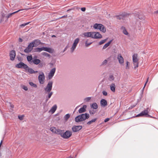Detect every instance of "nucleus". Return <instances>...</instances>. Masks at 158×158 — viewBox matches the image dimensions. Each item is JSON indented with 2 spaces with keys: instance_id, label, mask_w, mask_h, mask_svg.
<instances>
[{
  "instance_id": "1",
  "label": "nucleus",
  "mask_w": 158,
  "mask_h": 158,
  "mask_svg": "<svg viewBox=\"0 0 158 158\" xmlns=\"http://www.w3.org/2000/svg\"><path fill=\"white\" fill-rule=\"evenodd\" d=\"M53 82L50 81L48 82L46 87L44 88L45 94L48 95L46 96V102H47L51 98L53 94V92H51Z\"/></svg>"
},
{
  "instance_id": "2",
  "label": "nucleus",
  "mask_w": 158,
  "mask_h": 158,
  "mask_svg": "<svg viewBox=\"0 0 158 158\" xmlns=\"http://www.w3.org/2000/svg\"><path fill=\"white\" fill-rule=\"evenodd\" d=\"M89 117V115L88 114H82L76 116L75 118V120L76 122H79L88 119Z\"/></svg>"
},
{
  "instance_id": "3",
  "label": "nucleus",
  "mask_w": 158,
  "mask_h": 158,
  "mask_svg": "<svg viewBox=\"0 0 158 158\" xmlns=\"http://www.w3.org/2000/svg\"><path fill=\"white\" fill-rule=\"evenodd\" d=\"M58 135L65 139H68L72 135V132L70 131L67 130L64 132V130H60L59 131Z\"/></svg>"
},
{
  "instance_id": "4",
  "label": "nucleus",
  "mask_w": 158,
  "mask_h": 158,
  "mask_svg": "<svg viewBox=\"0 0 158 158\" xmlns=\"http://www.w3.org/2000/svg\"><path fill=\"white\" fill-rule=\"evenodd\" d=\"M137 55L136 54H134L132 56L134 66V69H135L138 67V60L137 59Z\"/></svg>"
},
{
  "instance_id": "5",
  "label": "nucleus",
  "mask_w": 158,
  "mask_h": 158,
  "mask_svg": "<svg viewBox=\"0 0 158 158\" xmlns=\"http://www.w3.org/2000/svg\"><path fill=\"white\" fill-rule=\"evenodd\" d=\"M16 67L19 68H23L27 70L28 66L23 62H20L19 63L17 64L16 65Z\"/></svg>"
},
{
  "instance_id": "6",
  "label": "nucleus",
  "mask_w": 158,
  "mask_h": 158,
  "mask_svg": "<svg viewBox=\"0 0 158 158\" xmlns=\"http://www.w3.org/2000/svg\"><path fill=\"white\" fill-rule=\"evenodd\" d=\"M148 108H147L146 109L144 110L143 111H142L139 114L136 115L135 117H143L144 116H145L146 117L147 114L148 113Z\"/></svg>"
},
{
  "instance_id": "7",
  "label": "nucleus",
  "mask_w": 158,
  "mask_h": 158,
  "mask_svg": "<svg viewBox=\"0 0 158 158\" xmlns=\"http://www.w3.org/2000/svg\"><path fill=\"white\" fill-rule=\"evenodd\" d=\"M45 78L44 74L43 73L39 76L38 80L40 84H43L44 83Z\"/></svg>"
},
{
  "instance_id": "8",
  "label": "nucleus",
  "mask_w": 158,
  "mask_h": 158,
  "mask_svg": "<svg viewBox=\"0 0 158 158\" xmlns=\"http://www.w3.org/2000/svg\"><path fill=\"white\" fill-rule=\"evenodd\" d=\"M56 70V68H52L50 71L48 75V77L49 79H51L54 76Z\"/></svg>"
},
{
  "instance_id": "9",
  "label": "nucleus",
  "mask_w": 158,
  "mask_h": 158,
  "mask_svg": "<svg viewBox=\"0 0 158 158\" xmlns=\"http://www.w3.org/2000/svg\"><path fill=\"white\" fill-rule=\"evenodd\" d=\"M81 126H73L72 128V131L73 132H77L79 131L82 128Z\"/></svg>"
},
{
  "instance_id": "10",
  "label": "nucleus",
  "mask_w": 158,
  "mask_h": 158,
  "mask_svg": "<svg viewBox=\"0 0 158 158\" xmlns=\"http://www.w3.org/2000/svg\"><path fill=\"white\" fill-rule=\"evenodd\" d=\"M93 38L99 39L102 37V35L98 32H93Z\"/></svg>"
},
{
  "instance_id": "11",
  "label": "nucleus",
  "mask_w": 158,
  "mask_h": 158,
  "mask_svg": "<svg viewBox=\"0 0 158 158\" xmlns=\"http://www.w3.org/2000/svg\"><path fill=\"white\" fill-rule=\"evenodd\" d=\"M16 56V53L15 50H12L10 51V59L11 60H14Z\"/></svg>"
},
{
  "instance_id": "12",
  "label": "nucleus",
  "mask_w": 158,
  "mask_h": 158,
  "mask_svg": "<svg viewBox=\"0 0 158 158\" xmlns=\"http://www.w3.org/2000/svg\"><path fill=\"white\" fill-rule=\"evenodd\" d=\"M100 103L102 107H104L107 105V102L106 99H102L100 101Z\"/></svg>"
},
{
  "instance_id": "13",
  "label": "nucleus",
  "mask_w": 158,
  "mask_h": 158,
  "mask_svg": "<svg viewBox=\"0 0 158 158\" xmlns=\"http://www.w3.org/2000/svg\"><path fill=\"white\" fill-rule=\"evenodd\" d=\"M87 106L86 105H84L81 108L78 110L79 113L80 114L83 113L86 111V108Z\"/></svg>"
},
{
  "instance_id": "14",
  "label": "nucleus",
  "mask_w": 158,
  "mask_h": 158,
  "mask_svg": "<svg viewBox=\"0 0 158 158\" xmlns=\"http://www.w3.org/2000/svg\"><path fill=\"white\" fill-rule=\"evenodd\" d=\"M34 45V47H36L39 44H41V43L39 40H35L33 41L32 42Z\"/></svg>"
},
{
  "instance_id": "15",
  "label": "nucleus",
  "mask_w": 158,
  "mask_h": 158,
  "mask_svg": "<svg viewBox=\"0 0 158 158\" xmlns=\"http://www.w3.org/2000/svg\"><path fill=\"white\" fill-rule=\"evenodd\" d=\"M127 15V14L126 13L123 14H122L120 15H116L115 16L116 18L118 19H123L124 18H125Z\"/></svg>"
},
{
  "instance_id": "16",
  "label": "nucleus",
  "mask_w": 158,
  "mask_h": 158,
  "mask_svg": "<svg viewBox=\"0 0 158 158\" xmlns=\"http://www.w3.org/2000/svg\"><path fill=\"white\" fill-rule=\"evenodd\" d=\"M117 59L118 60L120 64H123L124 62L123 59L120 54H119L118 55Z\"/></svg>"
},
{
  "instance_id": "17",
  "label": "nucleus",
  "mask_w": 158,
  "mask_h": 158,
  "mask_svg": "<svg viewBox=\"0 0 158 158\" xmlns=\"http://www.w3.org/2000/svg\"><path fill=\"white\" fill-rule=\"evenodd\" d=\"M83 35L84 37H90L93 38V32H85L84 33Z\"/></svg>"
},
{
  "instance_id": "18",
  "label": "nucleus",
  "mask_w": 158,
  "mask_h": 158,
  "mask_svg": "<svg viewBox=\"0 0 158 158\" xmlns=\"http://www.w3.org/2000/svg\"><path fill=\"white\" fill-rule=\"evenodd\" d=\"M50 130L52 132L58 135V132L60 130V129H56L55 127H52L50 128Z\"/></svg>"
},
{
  "instance_id": "19",
  "label": "nucleus",
  "mask_w": 158,
  "mask_h": 158,
  "mask_svg": "<svg viewBox=\"0 0 158 158\" xmlns=\"http://www.w3.org/2000/svg\"><path fill=\"white\" fill-rule=\"evenodd\" d=\"M102 24L100 23H96L94 24L93 27L95 29H99L101 28Z\"/></svg>"
},
{
  "instance_id": "20",
  "label": "nucleus",
  "mask_w": 158,
  "mask_h": 158,
  "mask_svg": "<svg viewBox=\"0 0 158 158\" xmlns=\"http://www.w3.org/2000/svg\"><path fill=\"white\" fill-rule=\"evenodd\" d=\"M57 108V106L56 105H54L51 108L50 110L49 111V112H51L52 114H53L56 110Z\"/></svg>"
},
{
  "instance_id": "21",
  "label": "nucleus",
  "mask_w": 158,
  "mask_h": 158,
  "mask_svg": "<svg viewBox=\"0 0 158 158\" xmlns=\"http://www.w3.org/2000/svg\"><path fill=\"white\" fill-rule=\"evenodd\" d=\"M28 70V72L30 74H33L35 73H37L38 72V71H35L33 70L32 69L28 67L27 68V70Z\"/></svg>"
},
{
  "instance_id": "22",
  "label": "nucleus",
  "mask_w": 158,
  "mask_h": 158,
  "mask_svg": "<svg viewBox=\"0 0 158 158\" xmlns=\"http://www.w3.org/2000/svg\"><path fill=\"white\" fill-rule=\"evenodd\" d=\"M43 50L49 53L52 52L51 48L47 47H43Z\"/></svg>"
},
{
  "instance_id": "23",
  "label": "nucleus",
  "mask_w": 158,
  "mask_h": 158,
  "mask_svg": "<svg viewBox=\"0 0 158 158\" xmlns=\"http://www.w3.org/2000/svg\"><path fill=\"white\" fill-rule=\"evenodd\" d=\"M90 107L94 109H96L98 108V105L96 102H94L90 105Z\"/></svg>"
},
{
  "instance_id": "24",
  "label": "nucleus",
  "mask_w": 158,
  "mask_h": 158,
  "mask_svg": "<svg viewBox=\"0 0 158 158\" xmlns=\"http://www.w3.org/2000/svg\"><path fill=\"white\" fill-rule=\"evenodd\" d=\"M33 63L36 65L39 64L40 62V60L38 59H34L32 60Z\"/></svg>"
},
{
  "instance_id": "25",
  "label": "nucleus",
  "mask_w": 158,
  "mask_h": 158,
  "mask_svg": "<svg viewBox=\"0 0 158 158\" xmlns=\"http://www.w3.org/2000/svg\"><path fill=\"white\" fill-rule=\"evenodd\" d=\"M110 90L113 92H115V85L114 83H112L110 86Z\"/></svg>"
},
{
  "instance_id": "26",
  "label": "nucleus",
  "mask_w": 158,
  "mask_h": 158,
  "mask_svg": "<svg viewBox=\"0 0 158 158\" xmlns=\"http://www.w3.org/2000/svg\"><path fill=\"white\" fill-rule=\"evenodd\" d=\"M112 41V40H111L109 41L106 44L103 46V49H104L109 46Z\"/></svg>"
},
{
  "instance_id": "27",
  "label": "nucleus",
  "mask_w": 158,
  "mask_h": 158,
  "mask_svg": "<svg viewBox=\"0 0 158 158\" xmlns=\"http://www.w3.org/2000/svg\"><path fill=\"white\" fill-rule=\"evenodd\" d=\"M27 60L29 62H32V56L31 55L30 56H27Z\"/></svg>"
},
{
  "instance_id": "28",
  "label": "nucleus",
  "mask_w": 158,
  "mask_h": 158,
  "mask_svg": "<svg viewBox=\"0 0 158 158\" xmlns=\"http://www.w3.org/2000/svg\"><path fill=\"white\" fill-rule=\"evenodd\" d=\"M43 50V47L41 48H37L35 49V52H40Z\"/></svg>"
},
{
  "instance_id": "29",
  "label": "nucleus",
  "mask_w": 158,
  "mask_h": 158,
  "mask_svg": "<svg viewBox=\"0 0 158 158\" xmlns=\"http://www.w3.org/2000/svg\"><path fill=\"white\" fill-rule=\"evenodd\" d=\"M97 120V118H95L91 120L90 121H89L87 123V125H90L92 123L95 122Z\"/></svg>"
},
{
  "instance_id": "30",
  "label": "nucleus",
  "mask_w": 158,
  "mask_h": 158,
  "mask_svg": "<svg viewBox=\"0 0 158 158\" xmlns=\"http://www.w3.org/2000/svg\"><path fill=\"white\" fill-rule=\"evenodd\" d=\"M100 30L103 33L106 32V28L102 24L101 28L100 29Z\"/></svg>"
},
{
  "instance_id": "31",
  "label": "nucleus",
  "mask_w": 158,
  "mask_h": 158,
  "mask_svg": "<svg viewBox=\"0 0 158 158\" xmlns=\"http://www.w3.org/2000/svg\"><path fill=\"white\" fill-rule=\"evenodd\" d=\"M80 39L79 38H76L74 41L73 44L77 46L78 44V43Z\"/></svg>"
},
{
  "instance_id": "32",
  "label": "nucleus",
  "mask_w": 158,
  "mask_h": 158,
  "mask_svg": "<svg viewBox=\"0 0 158 158\" xmlns=\"http://www.w3.org/2000/svg\"><path fill=\"white\" fill-rule=\"evenodd\" d=\"M31 51L32 50H31V49H30L29 48H28V47H27L24 50V52L25 53H28L30 52H31Z\"/></svg>"
},
{
  "instance_id": "33",
  "label": "nucleus",
  "mask_w": 158,
  "mask_h": 158,
  "mask_svg": "<svg viewBox=\"0 0 158 158\" xmlns=\"http://www.w3.org/2000/svg\"><path fill=\"white\" fill-rule=\"evenodd\" d=\"M70 114H66L64 117V119L65 121H67L68 119L70 118Z\"/></svg>"
},
{
  "instance_id": "34",
  "label": "nucleus",
  "mask_w": 158,
  "mask_h": 158,
  "mask_svg": "<svg viewBox=\"0 0 158 158\" xmlns=\"http://www.w3.org/2000/svg\"><path fill=\"white\" fill-rule=\"evenodd\" d=\"M27 47L28 48H29L30 49H31L32 50L33 47H34V46L33 44V43L31 42L28 44Z\"/></svg>"
},
{
  "instance_id": "35",
  "label": "nucleus",
  "mask_w": 158,
  "mask_h": 158,
  "mask_svg": "<svg viewBox=\"0 0 158 158\" xmlns=\"http://www.w3.org/2000/svg\"><path fill=\"white\" fill-rule=\"evenodd\" d=\"M29 85L33 87L34 88H37V85L36 84H35L31 82H29Z\"/></svg>"
},
{
  "instance_id": "36",
  "label": "nucleus",
  "mask_w": 158,
  "mask_h": 158,
  "mask_svg": "<svg viewBox=\"0 0 158 158\" xmlns=\"http://www.w3.org/2000/svg\"><path fill=\"white\" fill-rule=\"evenodd\" d=\"M114 78L113 75H110L108 78L109 80L111 81H113L114 80Z\"/></svg>"
},
{
  "instance_id": "37",
  "label": "nucleus",
  "mask_w": 158,
  "mask_h": 158,
  "mask_svg": "<svg viewBox=\"0 0 158 158\" xmlns=\"http://www.w3.org/2000/svg\"><path fill=\"white\" fill-rule=\"evenodd\" d=\"M91 99V97H87L84 98V101L85 102H88Z\"/></svg>"
},
{
  "instance_id": "38",
  "label": "nucleus",
  "mask_w": 158,
  "mask_h": 158,
  "mask_svg": "<svg viewBox=\"0 0 158 158\" xmlns=\"http://www.w3.org/2000/svg\"><path fill=\"white\" fill-rule=\"evenodd\" d=\"M42 54L45 56L50 57L51 56L50 54H48V53L46 52H43L42 53Z\"/></svg>"
},
{
  "instance_id": "39",
  "label": "nucleus",
  "mask_w": 158,
  "mask_h": 158,
  "mask_svg": "<svg viewBox=\"0 0 158 158\" xmlns=\"http://www.w3.org/2000/svg\"><path fill=\"white\" fill-rule=\"evenodd\" d=\"M77 46L73 44L71 48V51L72 52H73L74 50L76 48Z\"/></svg>"
},
{
  "instance_id": "40",
  "label": "nucleus",
  "mask_w": 158,
  "mask_h": 158,
  "mask_svg": "<svg viewBox=\"0 0 158 158\" xmlns=\"http://www.w3.org/2000/svg\"><path fill=\"white\" fill-rule=\"evenodd\" d=\"M106 40H107V39H105L103 40H101L99 43L98 44L99 45H101L104 44L106 42Z\"/></svg>"
},
{
  "instance_id": "41",
  "label": "nucleus",
  "mask_w": 158,
  "mask_h": 158,
  "mask_svg": "<svg viewBox=\"0 0 158 158\" xmlns=\"http://www.w3.org/2000/svg\"><path fill=\"white\" fill-rule=\"evenodd\" d=\"M30 23V22H27V23H24L21 24V25H20V27H23L24 26H26V25Z\"/></svg>"
},
{
  "instance_id": "42",
  "label": "nucleus",
  "mask_w": 158,
  "mask_h": 158,
  "mask_svg": "<svg viewBox=\"0 0 158 158\" xmlns=\"http://www.w3.org/2000/svg\"><path fill=\"white\" fill-rule=\"evenodd\" d=\"M123 33L124 34L127 35H128V33L125 28L123 30Z\"/></svg>"
},
{
  "instance_id": "43",
  "label": "nucleus",
  "mask_w": 158,
  "mask_h": 158,
  "mask_svg": "<svg viewBox=\"0 0 158 158\" xmlns=\"http://www.w3.org/2000/svg\"><path fill=\"white\" fill-rule=\"evenodd\" d=\"M92 42H90L89 43H87V41H86L85 42V46L86 47H88L89 45L92 44Z\"/></svg>"
},
{
  "instance_id": "44",
  "label": "nucleus",
  "mask_w": 158,
  "mask_h": 158,
  "mask_svg": "<svg viewBox=\"0 0 158 158\" xmlns=\"http://www.w3.org/2000/svg\"><path fill=\"white\" fill-rule=\"evenodd\" d=\"M24 116V115H18V117L19 120H22L23 119V118Z\"/></svg>"
},
{
  "instance_id": "45",
  "label": "nucleus",
  "mask_w": 158,
  "mask_h": 158,
  "mask_svg": "<svg viewBox=\"0 0 158 158\" xmlns=\"http://www.w3.org/2000/svg\"><path fill=\"white\" fill-rule=\"evenodd\" d=\"M89 113L90 114L93 115V114H95V111L94 110H90L89 111Z\"/></svg>"
},
{
  "instance_id": "46",
  "label": "nucleus",
  "mask_w": 158,
  "mask_h": 158,
  "mask_svg": "<svg viewBox=\"0 0 158 158\" xmlns=\"http://www.w3.org/2000/svg\"><path fill=\"white\" fill-rule=\"evenodd\" d=\"M138 18L140 19H142L143 18V16L140 15H138Z\"/></svg>"
},
{
  "instance_id": "47",
  "label": "nucleus",
  "mask_w": 158,
  "mask_h": 158,
  "mask_svg": "<svg viewBox=\"0 0 158 158\" xmlns=\"http://www.w3.org/2000/svg\"><path fill=\"white\" fill-rule=\"evenodd\" d=\"M107 63V60H105L102 63V65H106Z\"/></svg>"
},
{
  "instance_id": "48",
  "label": "nucleus",
  "mask_w": 158,
  "mask_h": 158,
  "mask_svg": "<svg viewBox=\"0 0 158 158\" xmlns=\"http://www.w3.org/2000/svg\"><path fill=\"white\" fill-rule=\"evenodd\" d=\"M102 93L103 95L104 96H106L107 95V93L105 91H103Z\"/></svg>"
},
{
  "instance_id": "49",
  "label": "nucleus",
  "mask_w": 158,
  "mask_h": 158,
  "mask_svg": "<svg viewBox=\"0 0 158 158\" xmlns=\"http://www.w3.org/2000/svg\"><path fill=\"white\" fill-rule=\"evenodd\" d=\"M13 15V13H9L6 16V17L7 18H8Z\"/></svg>"
},
{
  "instance_id": "50",
  "label": "nucleus",
  "mask_w": 158,
  "mask_h": 158,
  "mask_svg": "<svg viewBox=\"0 0 158 158\" xmlns=\"http://www.w3.org/2000/svg\"><path fill=\"white\" fill-rule=\"evenodd\" d=\"M22 88L24 89V90H26V91H27V90L28 89V88H27V86H25V85H23L22 87Z\"/></svg>"
},
{
  "instance_id": "51",
  "label": "nucleus",
  "mask_w": 158,
  "mask_h": 158,
  "mask_svg": "<svg viewBox=\"0 0 158 158\" xmlns=\"http://www.w3.org/2000/svg\"><path fill=\"white\" fill-rule=\"evenodd\" d=\"M55 63L53 62H51L49 63V64L50 66V67L51 68H52L53 66L54 65V64Z\"/></svg>"
},
{
  "instance_id": "52",
  "label": "nucleus",
  "mask_w": 158,
  "mask_h": 158,
  "mask_svg": "<svg viewBox=\"0 0 158 158\" xmlns=\"http://www.w3.org/2000/svg\"><path fill=\"white\" fill-rule=\"evenodd\" d=\"M129 62L128 61H127L126 62V69H129V67H128V64H129Z\"/></svg>"
},
{
  "instance_id": "53",
  "label": "nucleus",
  "mask_w": 158,
  "mask_h": 158,
  "mask_svg": "<svg viewBox=\"0 0 158 158\" xmlns=\"http://www.w3.org/2000/svg\"><path fill=\"white\" fill-rule=\"evenodd\" d=\"M22 10H22V9H19V10H17V11H15L14 12H13V14H15V13H17V12H19L20 11H22Z\"/></svg>"
},
{
  "instance_id": "54",
  "label": "nucleus",
  "mask_w": 158,
  "mask_h": 158,
  "mask_svg": "<svg viewBox=\"0 0 158 158\" xmlns=\"http://www.w3.org/2000/svg\"><path fill=\"white\" fill-rule=\"evenodd\" d=\"M43 63H40L39 64V67H43Z\"/></svg>"
},
{
  "instance_id": "55",
  "label": "nucleus",
  "mask_w": 158,
  "mask_h": 158,
  "mask_svg": "<svg viewBox=\"0 0 158 158\" xmlns=\"http://www.w3.org/2000/svg\"><path fill=\"white\" fill-rule=\"evenodd\" d=\"M81 10L82 11H83V12H84L85 11V10H86V8L85 7H82L81 8Z\"/></svg>"
},
{
  "instance_id": "56",
  "label": "nucleus",
  "mask_w": 158,
  "mask_h": 158,
  "mask_svg": "<svg viewBox=\"0 0 158 158\" xmlns=\"http://www.w3.org/2000/svg\"><path fill=\"white\" fill-rule=\"evenodd\" d=\"M110 120V118H107L106 119H105L104 121L105 122H108L109 120Z\"/></svg>"
},
{
  "instance_id": "57",
  "label": "nucleus",
  "mask_w": 158,
  "mask_h": 158,
  "mask_svg": "<svg viewBox=\"0 0 158 158\" xmlns=\"http://www.w3.org/2000/svg\"><path fill=\"white\" fill-rule=\"evenodd\" d=\"M19 42H22L23 41V40L20 38H19Z\"/></svg>"
},
{
  "instance_id": "58",
  "label": "nucleus",
  "mask_w": 158,
  "mask_h": 158,
  "mask_svg": "<svg viewBox=\"0 0 158 158\" xmlns=\"http://www.w3.org/2000/svg\"><path fill=\"white\" fill-rule=\"evenodd\" d=\"M149 77H148L147 79V80H146V82H145V85H146L147 82H148V79H149Z\"/></svg>"
},
{
  "instance_id": "59",
  "label": "nucleus",
  "mask_w": 158,
  "mask_h": 158,
  "mask_svg": "<svg viewBox=\"0 0 158 158\" xmlns=\"http://www.w3.org/2000/svg\"><path fill=\"white\" fill-rule=\"evenodd\" d=\"M146 117H151V118L152 117V116H151L150 115L148 114H147Z\"/></svg>"
},
{
  "instance_id": "60",
  "label": "nucleus",
  "mask_w": 158,
  "mask_h": 158,
  "mask_svg": "<svg viewBox=\"0 0 158 158\" xmlns=\"http://www.w3.org/2000/svg\"><path fill=\"white\" fill-rule=\"evenodd\" d=\"M155 13L158 14V10H156V11H155Z\"/></svg>"
},
{
  "instance_id": "61",
  "label": "nucleus",
  "mask_w": 158,
  "mask_h": 158,
  "mask_svg": "<svg viewBox=\"0 0 158 158\" xmlns=\"http://www.w3.org/2000/svg\"><path fill=\"white\" fill-rule=\"evenodd\" d=\"M146 85H145V84H144V87H143V90L144 89V88H145V86H146Z\"/></svg>"
},
{
  "instance_id": "62",
  "label": "nucleus",
  "mask_w": 158,
  "mask_h": 158,
  "mask_svg": "<svg viewBox=\"0 0 158 158\" xmlns=\"http://www.w3.org/2000/svg\"><path fill=\"white\" fill-rule=\"evenodd\" d=\"M52 37H56V36H55V35H52Z\"/></svg>"
},
{
  "instance_id": "63",
  "label": "nucleus",
  "mask_w": 158,
  "mask_h": 158,
  "mask_svg": "<svg viewBox=\"0 0 158 158\" xmlns=\"http://www.w3.org/2000/svg\"><path fill=\"white\" fill-rule=\"evenodd\" d=\"M11 107L12 108H14V106L13 105H11Z\"/></svg>"
},
{
  "instance_id": "64",
  "label": "nucleus",
  "mask_w": 158,
  "mask_h": 158,
  "mask_svg": "<svg viewBox=\"0 0 158 158\" xmlns=\"http://www.w3.org/2000/svg\"><path fill=\"white\" fill-rule=\"evenodd\" d=\"M66 50V48H65L64 49V51H63V52H64Z\"/></svg>"
}]
</instances>
